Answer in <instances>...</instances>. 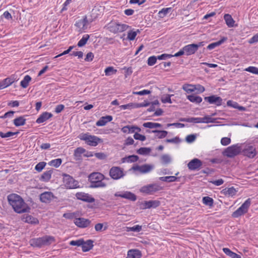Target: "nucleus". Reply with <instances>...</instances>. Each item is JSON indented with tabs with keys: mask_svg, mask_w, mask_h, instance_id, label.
<instances>
[{
	"mask_svg": "<svg viewBox=\"0 0 258 258\" xmlns=\"http://www.w3.org/2000/svg\"><path fill=\"white\" fill-rule=\"evenodd\" d=\"M196 139V136L194 134L189 135L186 136L185 141L189 143L193 142Z\"/></svg>",
	"mask_w": 258,
	"mask_h": 258,
	"instance_id": "338daca9",
	"label": "nucleus"
},
{
	"mask_svg": "<svg viewBox=\"0 0 258 258\" xmlns=\"http://www.w3.org/2000/svg\"><path fill=\"white\" fill-rule=\"evenodd\" d=\"M93 247V241L91 239L87 240L86 241L84 240V243L82 245V251L87 252L91 249Z\"/></svg>",
	"mask_w": 258,
	"mask_h": 258,
	"instance_id": "c85d7f7f",
	"label": "nucleus"
},
{
	"mask_svg": "<svg viewBox=\"0 0 258 258\" xmlns=\"http://www.w3.org/2000/svg\"><path fill=\"white\" fill-rule=\"evenodd\" d=\"M86 149L82 147H78L74 151V156L76 161L82 160V154L86 152Z\"/></svg>",
	"mask_w": 258,
	"mask_h": 258,
	"instance_id": "a878e982",
	"label": "nucleus"
},
{
	"mask_svg": "<svg viewBox=\"0 0 258 258\" xmlns=\"http://www.w3.org/2000/svg\"><path fill=\"white\" fill-rule=\"evenodd\" d=\"M203 202L205 205L212 207L213 205L214 200L209 197H204L203 198Z\"/></svg>",
	"mask_w": 258,
	"mask_h": 258,
	"instance_id": "de8ad7c7",
	"label": "nucleus"
},
{
	"mask_svg": "<svg viewBox=\"0 0 258 258\" xmlns=\"http://www.w3.org/2000/svg\"><path fill=\"white\" fill-rule=\"evenodd\" d=\"M61 163H62V160L60 158H58V159H56L51 160L49 162V164L51 166L55 167H58L60 165Z\"/></svg>",
	"mask_w": 258,
	"mask_h": 258,
	"instance_id": "864d4df0",
	"label": "nucleus"
},
{
	"mask_svg": "<svg viewBox=\"0 0 258 258\" xmlns=\"http://www.w3.org/2000/svg\"><path fill=\"white\" fill-rule=\"evenodd\" d=\"M151 151L150 148L141 147L137 151V153L140 155H148Z\"/></svg>",
	"mask_w": 258,
	"mask_h": 258,
	"instance_id": "c03bdc74",
	"label": "nucleus"
},
{
	"mask_svg": "<svg viewBox=\"0 0 258 258\" xmlns=\"http://www.w3.org/2000/svg\"><path fill=\"white\" fill-rule=\"evenodd\" d=\"M139 159V158L137 155H133L123 158L122 160L123 162L126 161L127 162L132 163L137 161Z\"/></svg>",
	"mask_w": 258,
	"mask_h": 258,
	"instance_id": "ea45409f",
	"label": "nucleus"
},
{
	"mask_svg": "<svg viewBox=\"0 0 258 258\" xmlns=\"http://www.w3.org/2000/svg\"><path fill=\"white\" fill-rule=\"evenodd\" d=\"M159 179L162 181L171 182L176 181L178 178L175 176H162L159 177Z\"/></svg>",
	"mask_w": 258,
	"mask_h": 258,
	"instance_id": "37998d69",
	"label": "nucleus"
},
{
	"mask_svg": "<svg viewBox=\"0 0 258 258\" xmlns=\"http://www.w3.org/2000/svg\"><path fill=\"white\" fill-rule=\"evenodd\" d=\"M90 36L88 34L84 35L81 39L78 42V46L79 47L84 46L89 40Z\"/></svg>",
	"mask_w": 258,
	"mask_h": 258,
	"instance_id": "a18cd8bd",
	"label": "nucleus"
},
{
	"mask_svg": "<svg viewBox=\"0 0 258 258\" xmlns=\"http://www.w3.org/2000/svg\"><path fill=\"white\" fill-rule=\"evenodd\" d=\"M55 241L54 237L50 235H45L42 237L34 238L30 239L29 242L33 247L41 248L49 245Z\"/></svg>",
	"mask_w": 258,
	"mask_h": 258,
	"instance_id": "f03ea898",
	"label": "nucleus"
},
{
	"mask_svg": "<svg viewBox=\"0 0 258 258\" xmlns=\"http://www.w3.org/2000/svg\"><path fill=\"white\" fill-rule=\"evenodd\" d=\"M153 168V166L149 164H144L142 166L138 165L133 166L132 169L134 171H139L141 173H146L149 172Z\"/></svg>",
	"mask_w": 258,
	"mask_h": 258,
	"instance_id": "f3484780",
	"label": "nucleus"
},
{
	"mask_svg": "<svg viewBox=\"0 0 258 258\" xmlns=\"http://www.w3.org/2000/svg\"><path fill=\"white\" fill-rule=\"evenodd\" d=\"M104 178V175L99 172L92 173L88 176V180L90 181V182H92L93 180H103Z\"/></svg>",
	"mask_w": 258,
	"mask_h": 258,
	"instance_id": "b1692460",
	"label": "nucleus"
},
{
	"mask_svg": "<svg viewBox=\"0 0 258 258\" xmlns=\"http://www.w3.org/2000/svg\"><path fill=\"white\" fill-rule=\"evenodd\" d=\"M19 133V132H8L6 133H4L2 132H0V137L2 138H8L14 135H17Z\"/></svg>",
	"mask_w": 258,
	"mask_h": 258,
	"instance_id": "3c124183",
	"label": "nucleus"
},
{
	"mask_svg": "<svg viewBox=\"0 0 258 258\" xmlns=\"http://www.w3.org/2000/svg\"><path fill=\"white\" fill-rule=\"evenodd\" d=\"M157 58L155 56L149 57L147 60V64L149 66H152L155 64L157 61Z\"/></svg>",
	"mask_w": 258,
	"mask_h": 258,
	"instance_id": "13d9d810",
	"label": "nucleus"
},
{
	"mask_svg": "<svg viewBox=\"0 0 258 258\" xmlns=\"http://www.w3.org/2000/svg\"><path fill=\"white\" fill-rule=\"evenodd\" d=\"M114 196L116 197H121L134 202L137 200L136 195L134 193L128 191H124L122 193L117 192L115 193Z\"/></svg>",
	"mask_w": 258,
	"mask_h": 258,
	"instance_id": "f8f14e48",
	"label": "nucleus"
},
{
	"mask_svg": "<svg viewBox=\"0 0 258 258\" xmlns=\"http://www.w3.org/2000/svg\"><path fill=\"white\" fill-rule=\"evenodd\" d=\"M7 200L9 204L16 213L22 214L30 212L31 208L20 196L16 194H11L8 196Z\"/></svg>",
	"mask_w": 258,
	"mask_h": 258,
	"instance_id": "f257e3e1",
	"label": "nucleus"
},
{
	"mask_svg": "<svg viewBox=\"0 0 258 258\" xmlns=\"http://www.w3.org/2000/svg\"><path fill=\"white\" fill-rule=\"evenodd\" d=\"M196 46L194 45V43L188 44L183 47V50L185 51V54L190 55L194 54L197 50L196 48Z\"/></svg>",
	"mask_w": 258,
	"mask_h": 258,
	"instance_id": "bb28decb",
	"label": "nucleus"
},
{
	"mask_svg": "<svg viewBox=\"0 0 258 258\" xmlns=\"http://www.w3.org/2000/svg\"><path fill=\"white\" fill-rule=\"evenodd\" d=\"M117 72V70L114 69L113 67H107L104 71L105 75L109 76L113 74H115Z\"/></svg>",
	"mask_w": 258,
	"mask_h": 258,
	"instance_id": "49530a36",
	"label": "nucleus"
},
{
	"mask_svg": "<svg viewBox=\"0 0 258 258\" xmlns=\"http://www.w3.org/2000/svg\"><path fill=\"white\" fill-rule=\"evenodd\" d=\"M172 57H173L172 54L164 53L160 55H158V56H157V58L158 59H159V60H166V59H167L168 58H170Z\"/></svg>",
	"mask_w": 258,
	"mask_h": 258,
	"instance_id": "0e129e2a",
	"label": "nucleus"
},
{
	"mask_svg": "<svg viewBox=\"0 0 258 258\" xmlns=\"http://www.w3.org/2000/svg\"><path fill=\"white\" fill-rule=\"evenodd\" d=\"M142 252L137 249H132L127 251L126 258H141Z\"/></svg>",
	"mask_w": 258,
	"mask_h": 258,
	"instance_id": "412c9836",
	"label": "nucleus"
},
{
	"mask_svg": "<svg viewBox=\"0 0 258 258\" xmlns=\"http://www.w3.org/2000/svg\"><path fill=\"white\" fill-rule=\"evenodd\" d=\"M173 95L166 94L163 96L161 98V101L163 103H171V97Z\"/></svg>",
	"mask_w": 258,
	"mask_h": 258,
	"instance_id": "4d7b16f0",
	"label": "nucleus"
},
{
	"mask_svg": "<svg viewBox=\"0 0 258 258\" xmlns=\"http://www.w3.org/2000/svg\"><path fill=\"white\" fill-rule=\"evenodd\" d=\"M182 89L187 93H190L195 90V86L191 85H184L182 86Z\"/></svg>",
	"mask_w": 258,
	"mask_h": 258,
	"instance_id": "603ef678",
	"label": "nucleus"
},
{
	"mask_svg": "<svg viewBox=\"0 0 258 258\" xmlns=\"http://www.w3.org/2000/svg\"><path fill=\"white\" fill-rule=\"evenodd\" d=\"M204 99L208 101L210 104H214L217 106H220L222 104V99L216 95H211L208 97H205Z\"/></svg>",
	"mask_w": 258,
	"mask_h": 258,
	"instance_id": "a211bd4d",
	"label": "nucleus"
},
{
	"mask_svg": "<svg viewBox=\"0 0 258 258\" xmlns=\"http://www.w3.org/2000/svg\"><path fill=\"white\" fill-rule=\"evenodd\" d=\"M201 123H210L212 122L214 123L216 121V118H212L209 115H206L204 117H201Z\"/></svg>",
	"mask_w": 258,
	"mask_h": 258,
	"instance_id": "8fccbe9b",
	"label": "nucleus"
},
{
	"mask_svg": "<svg viewBox=\"0 0 258 258\" xmlns=\"http://www.w3.org/2000/svg\"><path fill=\"white\" fill-rule=\"evenodd\" d=\"M147 132L148 133H157V135L156 136L158 139H163L166 137L168 134V132L166 131H160V130H153V131H150L147 130Z\"/></svg>",
	"mask_w": 258,
	"mask_h": 258,
	"instance_id": "2f4dec72",
	"label": "nucleus"
},
{
	"mask_svg": "<svg viewBox=\"0 0 258 258\" xmlns=\"http://www.w3.org/2000/svg\"><path fill=\"white\" fill-rule=\"evenodd\" d=\"M46 164L45 162H40L35 166V169L38 172H40L45 167Z\"/></svg>",
	"mask_w": 258,
	"mask_h": 258,
	"instance_id": "bf43d9fd",
	"label": "nucleus"
},
{
	"mask_svg": "<svg viewBox=\"0 0 258 258\" xmlns=\"http://www.w3.org/2000/svg\"><path fill=\"white\" fill-rule=\"evenodd\" d=\"M251 203V199L250 198L247 199L239 208L232 213V217L238 218L246 213L248 212Z\"/></svg>",
	"mask_w": 258,
	"mask_h": 258,
	"instance_id": "39448f33",
	"label": "nucleus"
},
{
	"mask_svg": "<svg viewBox=\"0 0 258 258\" xmlns=\"http://www.w3.org/2000/svg\"><path fill=\"white\" fill-rule=\"evenodd\" d=\"M105 27L110 32L117 33L125 31L130 26L124 24H120L116 21H111L105 26Z\"/></svg>",
	"mask_w": 258,
	"mask_h": 258,
	"instance_id": "20e7f679",
	"label": "nucleus"
},
{
	"mask_svg": "<svg viewBox=\"0 0 258 258\" xmlns=\"http://www.w3.org/2000/svg\"><path fill=\"white\" fill-rule=\"evenodd\" d=\"M161 189L162 188L157 183H152L142 186L140 189V191L146 195H151Z\"/></svg>",
	"mask_w": 258,
	"mask_h": 258,
	"instance_id": "423d86ee",
	"label": "nucleus"
},
{
	"mask_svg": "<svg viewBox=\"0 0 258 258\" xmlns=\"http://www.w3.org/2000/svg\"><path fill=\"white\" fill-rule=\"evenodd\" d=\"M223 251L228 256L231 257V258H241L240 255L238 254L233 251H232L228 248H223L222 249Z\"/></svg>",
	"mask_w": 258,
	"mask_h": 258,
	"instance_id": "f704fd0d",
	"label": "nucleus"
},
{
	"mask_svg": "<svg viewBox=\"0 0 258 258\" xmlns=\"http://www.w3.org/2000/svg\"><path fill=\"white\" fill-rule=\"evenodd\" d=\"M245 71L253 74L258 75V68L255 67H249L246 68Z\"/></svg>",
	"mask_w": 258,
	"mask_h": 258,
	"instance_id": "052dcab7",
	"label": "nucleus"
},
{
	"mask_svg": "<svg viewBox=\"0 0 258 258\" xmlns=\"http://www.w3.org/2000/svg\"><path fill=\"white\" fill-rule=\"evenodd\" d=\"M161 160L163 164H168L171 162V158L168 155L164 154L161 156Z\"/></svg>",
	"mask_w": 258,
	"mask_h": 258,
	"instance_id": "6e6d98bb",
	"label": "nucleus"
},
{
	"mask_svg": "<svg viewBox=\"0 0 258 258\" xmlns=\"http://www.w3.org/2000/svg\"><path fill=\"white\" fill-rule=\"evenodd\" d=\"M76 197L78 200L82 201L91 203L95 201V199L90 196L88 194L83 192H78L76 193Z\"/></svg>",
	"mask_w": 258,
	"mask_h": 258,
	"instance_id": "2eb2a0df",
	"label": "nucleus"
},
{
	"mask_svg": "<svg viewBox=\"0 0 258 258\" xmlns=\"http://www.w3.org/2000/svg\"><path fill=\"white\" fill-rule=\"evenodd\" d=\"M228 39L227 37H223L221 38V39L213 43H212L208 45L207 48L209 50H212L214 49L215 47L220 46L222 44H223L224 42H225Z\"/></svg>",
	"mask_w": 258,
	"mask_h": 258,
	"instance_id": "cd10ccee",
	"label": "nucleus"
},
{
	"mask_svg": "<svg viewBox=\"0 0 258 258\" xmlns=\"http://www.w3.org/2000/svg\"><path fill=\"white\" fill-rule=\"evenodd\" d=\"M78 138L81 140L85 141L87 145L94 147L97 146L99 143L103 142L101 139L97 136L91 135L89 133L81 134Z\"/></svg>",
	"mask_w": 258,
	"mask_h": 258,
	"instance_id": "7ed1b4c3",
	"label": "nucleus"
},
{
	"mask_svg": "<svg viewBox=\"0 0 258 258\" xmlns=\"http://www.w3.org/2000/svg\"><path fill=\"white\" fill-rule=\"evenodd\" d=\"M74 223L79 228H85L91 224V221L84 218H77L74 220Z\"/></svg>",
	"mask_w": 258,
	"mask_h": 258,
	"instance_id": "ddd939ff",
	"label": "nucleus"
},
{
	"mask_svg": "<svg viewBox=\"0 0 258 258\" xmlns=\"http://www.w3.org/2000/svg\"><path fill=\"white\" fill-rule=\"evenodd\" d=\"M231 142V139L228 137L222 138L221 140V143L223 146H227Z\"/></svg>",
	"mask_w": 258,
	"mask_h": 258,
	"instance_id": "774afa93",
	"label": "nucleus"
},
{
	"mask_svg": "<svg viewBox=\"0 0 258 258\" xmlns=\"http://www.w3.org/2000/svg\"><path fill=\"white\" fill-rule=\"evenodd\" d=\"M112 116L111 115L102 116L96 122V125L98 126H104L107 122L111 121L112 120Z\"/></svg>",
	"mask_w": 258,
	"mask_h": 258,
	"instance_id": "393cba45",
	"label": "nucleus"
},
{
	"mask_svg": "<svg viewBox=\"0 0 258 258\" xmlns=\"http://www.w3.org/2000/svg\"><path fill=\"white\" fill-rule=\"evenodd\" d=\"M179 120L187 122L201 123V117L181 118Z\"/></svg>",
	"mask_w": 258,
	"mask_h": 258,
	"instance_id": "58836bf2",
	"label": "nucleus"
},
{
	"mask_svg": "<svg viewBox=\"0 0 258 258\" xmlns=\"http://www.w3.org/2000/svg\"><path fill=\"white\" fill-rule=\"evenodd\" d=\"M62 176L64 185L67 188H76L79 187L78 181L72 176L65 173Z\"/></svg>",
	"mask_w": 258,
	"mask_h": 258,
	"instance_id": "0eeeda50",
	"label": "nucleus"
},
{
	"mask_svg": "<svg viewBox=\"0 0 258 258\" xmlns=\"http://www.w3.org/2000/svg\"><path fill=\"white\" fill-rule=\"evenodd\" d=\"M160 205V201L158 200H150L149 201H144L141 204V208L142 209L156 208Z\"/></svg>",
	"mask_w": 258,
	"mask_h": 258,
	"instance_id": "dca6fc26",
	"label": "nucleus"
},
{
	"mask_svg": "<svg viewBox=\"0 0 258 258\" xmlns=\"http://www.w3.org/2000/svg\"><path fill=\"white\" fill-rule=\"evenodd\" d=\"M223 193L226 196L232 197L236 194L237 190L233 187L223 189Z\"/></svg>",
	"mask_w": 258,
	"mask_h": 258,
	"instance_id": "72a5a7b5",
	"label": "nucleus"
},
{
	"mask_svg": "<svg viewBox=\"0 0 258 258\" xmlns=\"http://www.w3.org/2000/svg\"><path fill=\"white\" fill-rule=\"evenodd\" d=\"M31 80V77L29 75H26L24 77L23 80L21 81L20 85L23 88H26L28 87L29 83Z\"/></svg>",
	"mask_w": 258,
	"mask_h": 258,
	"instance_id": "79ce46f5",
	"label": "nucleus"
},
{
	"mask_svg": "<svg viewBox=\"0 0 258 258\" xmlns=\"http://www.w3.org/2000/svg\"><path fill=\"white\" fill-rule=\"evenodd\" d=\"M84 243V239H79L77 240H72L70 242V244L73 246H81L82 247V245Z\"/></svg>",
	"mask_w": 258,
	"mask_h": 258,
	"instance_id": "5fc2aeb1",
	"label": "nucleus"
},
{
	"mask_svg": "<svg viewBox=\"0 0 258 258\" xmlns=\"http://www.w3.org/2000/svg\"><path fill=\"white\" fill-rule=\"evenodd\" d=\"M26 119L24 116H19L13 120V123L16 126L24 125L26 123Z\"/></svg>",
	"mask_w": 258,
	"mask_h": 258,
	"instance_id": "c9c22d12",
	"label": "nucleus"
},
{
	"mask_svg": "<svg viewBox=\"0 0 258 258\" xmlns=\"http://www.w3.org/2000/svg\"><path fill=\"white\" fill-rule=\"evenodd\" d=\"M109 175L114 180L119 179L124 176L123 169L120 167L113 166L109 170Z\"/></svg>",
	"mask_w": 258,
	"mask_h": 258,
	"instance_id": "1a4fd4ad",
	"label": "nucleus"
},
{
	"mask_svg": "<svg viewBox=\"0 0 258 258\" xmlns=\"http://www.w3.org/2000/svg\"><path fill=\"white\" fill-rule=\"evenodd\" d=\"M202 162L198 158L192 159L187 164V167L190 170H199L202 166Z\"/></svg>",
	"mask_w": 258,
	"mask_h": 258,
	"instance_id": "9b49d317",
	"label": "nucleus"
},
{
	"mask_svg": "<svg viewBox=\"0 0 258 258\" xmlns=\"http://www.w3.org/2000/svg\"><path fill=\"white\" fill-rule=\"evenodd\" d=\"M242 152L244 156L249 158H254L257 154L255 147L250 145H246Z\"/></svg>",
	"mask_w": 258,
	"mask_h": 258,
	"instance_id": "9d476101",
	"label": "nucleus"
},
{
	"mask_svg": "<svg viewBox=\"0 0 258 258\" xmlns=\"http://www.w3.org/2000/svg\"><path fill=\"white\" fill-rule=\"evenodd\" d=\"M121 131L123 133L130 134L140 132L141 129L136 125H126L121 128Z\"/></svg>",
	"mask_w": 258,
	"mask_h": 258,
	"instance_id": "6ab92c4d",
	"label": "nucleus"
},
{
	"mask_svg": "<svg viewBox=\"0 0 258 258\" xmlns=\"http://www.w3.org/2000/svg\"><path fill=\"white\" fill-rule=\"evenodd\" d=\"M90 187L91 188L104 187L106 186V184L102 182V180H93L92 182H90Z\"/></svg>",
	"mask_w": 258,
	"mask_h": 258,
	"instance_id": "e433bc0d",
	"label": "nucleus"
},
{
	"mask_svg": "<svg viewBox=\"0 0 258 258\" xmlns=\"http://www.w3.org/2000/svg\"><path fill=\"white\" fill-rule=\"evenodd\" d=\"M240 152V147L238 145H233L227 148L223 152V155L229 158H233Z\"/></svg>",
	"mask_w": 258,
	"mask_h": 258,
	"instance_id": "6e6552de",
	"label": "nucleus"
},
{
	"mask_svg": "<svg viewBox=\"0 0 258 258\" xmlns=\"http://www.w3.org/2000/svg\"><path fill=\"white\" fill-rule=\"evenodd\" d=\"M22 220L26 223L31 224H37L39 223V221L37 218L29 215H24L22 216Z\"/></svg>",
	"mask_w": 258,
	"mask_h": 258,
	"instance_id": "4be33fe9",
	"label": "nucleus"
},
{
	"mask_svg": "<svg viewBox=\"0 0 258 258\" xmlns=\"http://www.w3.org/2000/svg\"><path fill=\"white\" fill-rule=\"evenodd\" d=\"M53 116L52 114L48 112H43L39 117L36 119V122L41 123L46 121Z\"/></svg>",
	"mask_w": 258,
	"mask_h": 258,
	"instance_id": "5701e85b",
	"label": "nucleus"
},
{
	"mask_svg": "<svg viewBox=\"0 0 258 258\" xmlns=\"http://www.w3.org/2000/svg\"><path fill=\"white\" fill-rule=\"evenodd\" d=\"M134 138L136 140H140L141 141H144L146 139V138L144 135L140 134L139 133H138V132L135 133V134L134 135Z\"/></svg>",
	"mask_w": 258,
	"mask_h": 258,
	"instance_id": "e2e57ef3",
	"label": "nucleus"
},
{
	"mask_svg": "<svg viewBox=\"0 0 258 258\" xmlns=\"http://www.w3.org/2000/svg\"><path fill=\"white\" fill-rule=\"evenodd\" d=\"M171 8H163L158 13L159 17H160V18L164 17L165 16L167 15L168 13H169L171 11Z\"/></svg>",
	"mask_w": 258,
	"mask_h": 258,
	"instance_id": "09e8293b",
	"label": "nucleus"
},
{
	"mask_svg": "<svg viewBox=\"0 0 258 258\" xmlns=\"http://www.w3.org/2000/svg\"><path fill=\"white\" fill-rule=\"evenodd\" d=\"M137 35V32L132 30L129 31L127 34V39L130 40H134Z\"/></svg>",
	"mask_w": 258,
	"mask_h": 258,
	"instance_id": "680f3d73",
	"label": "nucleus"
},
{
	"mask_svg": "<svg viewBox=\"0 0 258 258\" xmlns=\"http://www.w3.org/2000/svg\"><path fill=\"white\" fill-rule=\"evenodd\" d=\"M52 172H53L52 170H49L44 172L41 175L40 179L41 181H43L44 182L48 181L51 177V174H52Z\"/></svg>",
	"mask_w": 258,
	"mask_h": 258,
	"instance_id": "473e14b6",
	"label": "nucleus"
},
{
	"mask_svg": "<svg viewBox=\"0 0 258 258\" xmlns=\"http://www.w3.org/2000/svg\"><path fill=\"white\" fill-rule=\"evenodd\" d=\"M224 19L225 21L226 25L228 27H233L234 25L235 21L232 18V16L229 14H225Z\"/></svg>",
	"mask_w": 258,
	"mask_h": 258,
	"instance_id": "c756f323",
	"label": "nucleus"
},
{
	"mask_svg": "<svg viewBox=\"0 0 258 258\" xmlns=\"http://www.w3.org/2000/svg\"><path fill=\"white\" fill-rule=\"evenodd\" d=\"M187 98L191 102L199 104L202 101V98L200 96H196L194 94L189 95L187 96Z\"/></svg>",
	"mask_w": 258,
	"mask_h": 258,
	"instance_id": "4c0bfd02",
	"label": "nucleus"
},
{
	"mask_svg": "<svg viewBox=\"0 0 258 258\" xmlns=\"http://www.w3.org/2000/svg\"><path fill=\"white\" fill-rule=\"evenodd\" d=\"M88 23L87 17L85 16L83 19L78 20L75 23V26L80 29H84Z\"/></svg>",
	"mask_w": 258,
	"mask_h": 258,
	"instance_id": "7c9ffc66",
	"label": "nucleus"
},
{
	"mask_svg": "<svg viewBox=\"0 0 258 258\" xmlns=\"http://www.w3.org/2000/svg\"><path fill=\"white\" fill-rule=\"evenodd\" d=\"M54 198L56 197L51 191H45L39 196L40 201L44 203H49Z\"/></svg>",
	"mask_w": 258,
	"mask_h": 258,
	"instance_id": "4468645a",
	"label": "nucleus"
},
{
	"mask_svg": "<svg viewBox=\"0 0 258 258\" xmlns=\"http://www.w3.org/2000/svg\"><path fill=\"white\" fill-rule=\"evenodd\" d=\"M165 142L168 143L178 144L180 142V140L179 137H176L172 139H166Z\"/></svg>",
	"mask_w": 258,
	"mask_h": 258,
	"instance_id": "69168bd1",
	"label": "nucleus"
},
{
	"mask_svg": "<svg viewBox=\"0 0 258 258\" xmlns=\"http://www.w3.org/2000/svg\"><path fill=\"white\" fill-rule=\"evenodd\" d=\"M16 81L14 77H8L0 82V90L3 89L9 86Z\"/></svg>",
	"mask_w": 258,
	"mask_h": 258,
	"instance_id": "aec40b11",
	"label": "nucleus"
},
{
	"mask_svg": "<svg viewBox=\"0 0 258 258\" xmlns=\"http://www.w3.org/2000/svg\"><path fill=\"white\" fill-rule=\"evenodd\" d=\"M143 126L149 128H154L162 127V124L159 123L147 122L143 123Z\"/></svg>",
	"mask_w": 258,
	"mask_h": 258,
	"instance_id": "a19ab883",
	"label": "nucleus"
}]
</instances>
